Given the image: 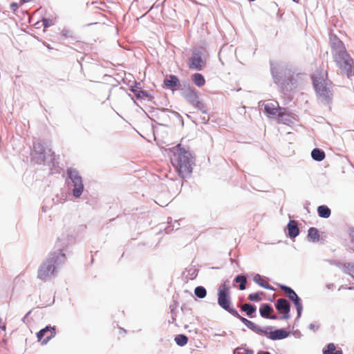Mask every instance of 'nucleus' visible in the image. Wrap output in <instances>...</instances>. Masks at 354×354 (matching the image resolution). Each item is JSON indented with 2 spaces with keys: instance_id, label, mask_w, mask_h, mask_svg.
<instances>
[{
  "instance_id": "11",
  "label": "nucleus",
  "mask_w": 354,
  "mask_h": 354,
  "mask_svg": "<svg viewBox=\"0 0 354 354\" xmlns=\"http://www.w3.org/2000/svg\"><path fill=\"white\" fill-rule=\"evenodd\" d=\"M203 53L197 49H195L192 57L189 58V67L190 69H196L201 71L205 64V61L203 59Z\"/></svg>"
},
{
  "instance_id": "59",
  "label": "nucleus",
  "mask_w": 354,
  "mask_h": 354,
  "mask_svg": "<svg viewBox=\"0 0 354 354\" xmlns=\"http://www.w3.org/2000/svg\"><path fill=\"white\" fill-rule=\"evenodd\" d=\"M292 1L295 2V3H298L299 0H292Z\"/></svg>"
},
{
  "instance_id": "33",
  "label": "nucleus",
  "mask_w": 354,
  "mask_h": 354,
  "mask_svg": "<svg viewBox=\"0 0 354 354\" xmlns=\"http://www.w3.org/2000/svg\"><path fill=\"white\" fill-rule=\"evenodd\" d=\"M180 297H183V298H186V299L190 300L191 301H194L195 300L194 296L193 295L192 292H190L189 290H183Z\"/></svg>"
},
{
  "instance_id": "42",
  "label": "nucleus",
  "mask_w": 354,
  "mask_h": 354,
  "mask_svg": "<svg viewBox=\"0 0 354 354\" xmlns=\"http://www.w3.org/2000/svg\"><path fill=\"white\" fill-rule=\"evenodd\" d=\"M10 8L13 12H16L19 8V6L17 3L13 2L10 4Z\"/></svg>"
},
{
  "instance_id": "56",
  "label": "nucleus",
  "mask_w": 354,
  "mask_h": 354,
  "mask_svg": "<svg viewBox=\"0 0 354 354\" xmlns=\"http://www.w3.org/2000/svg\"><path fill=\"white\" fill-rule=\"evenodd\" d=\"M259 354H270L269 352H262Z\"/></svg>"
},
{
  "instance_id": "54",
  "label": "nucleus",
  "mask_w": 354,
  "mask_h": 354,
  "mask_svg": "<svg viewBox=\"0 0 354 354\" xmlns=\"http://www.w3.org/2000/svg\"><path fill=\"white\" fill-rule=\"evenodd\" d=\"M242 305H243V304H241V301H240L239 302V304H237V308H239L241 309V306H242Z\"/></svg>"
},
{
  "instance_id": "20",
  "label": "nucleus",
  "mask_w": 354,
  "mask_h": 354,
  "mask_svg": "<svg viewBox=\"0 0 354 354\" xmlns=\"http://www.w3.org/2000/svg\"><path fill=\"white\" fill-rule=\"evenodd\" d=\"M276 310H290L291 304L286 298H279L275 303Z\"/></svg>"
},
{
  "instance_id": "58",
  "label": "nucleus",
  "mask_w": 354,
  "mask_h": 354,
  "mask_svg": "<svg viewBox=\"0 0 354 354\" xmlns=\"http://www.w3.org/2000/svg\"><path fill=\"white\" fill-rule=\"evenodd\" d=\"M297 313H298V317H300V315H301V311H300V310H298V311H297Z\"/></svg>"
},
{
  "instance_id": "51",
  "label": "nucleus",
  "mask_w": 354,
  "mask_h": 354,
  "mask_svg": "<svg viewBox=\"0 0 354 354\" xmlns=\"http://www.w3.org/2000/svg\"><path fill=\"white\" fill-rule=\"evenodd\" d=\"M180 310H187V308L186 306V304L185 303H182V304L180 306Z\"/></svg>"
},
{
  "instance_id": "57",
  "label": "nucleus",
  "mask_w": 354,
  "mask_h": 354,
  "mask_svg": "<svg viewBox=\"0 0 354 354\" xmlns=\"http://www.w3.org/2000/svg\"><path fill=\"white\" fill-rule=\"evenodd\" d=\"M331 286H333V284H328V285L327 286V287H328V288H331Z\"/></svg>"
},
{
  "instance_id": "30",
  "label": "nucleus",
  "mask_w": 354,
  "mask_h": 354,
  "mask_svg": "<svg viewBox=\"0 0 354 354\" xmlns=\"http://www.w3.org/2000/svg\"><path fill=\"white\" fill-rule=\"evenodd\" d=\"M187 277L191 280L194 279L198 275V270L194 266H189L186 268Z\"/></svg>"
},
{
  "instance_id": "28",
  "label": "nucleus",
  "mask_w": 354,
  "mask_h": 354,
  "mask_svg": "<svg viewBox=\"0 0 354 354\" xmlns=\"http://www.w3.org/2000/svg\"><path fill=\"white\" fill-rule=\"evenodd\" d=\"M194 295L199 299L205 298L207 295L205 288L201 286L196 287L194 289Z\"/></svg>"
},
{
  "instance_id": "40",
  "label": "nucleus",
  "mask_w": 354,
  "mask_h": 354,
  "mask_svg": "<svg viewBox=\"0 0 354 354\" xmlns=\"http://www.w3.org/2000/svg\"><path fill=\"white\" fill-rule=\"evenodd\" d=\"M62 35L65 37H72V32L68 29H63Z\"/></svg>"
},
{
  "instance_id": "37",
  "label": "nucleus",
  "mask_w": 354,
  "mask_h": 354,
  "mask_svg": "<svg viewBox=\"0 0 354 354\" xmlns=\"http://www.w3.org/2000/svg\"><path fill=\"white\" fill-rule=\"evenodd\" d=\"M161 111L162 112H170V113H173L176 117H177L178 118H180L181 120H183L181 115L176 111H170L169 109H168L167 108H162V109H161Z\"/></svg>"
},
{
  "instance_id": "49",
  "label": "nucleus",
  "mask_w": 354,
  "mask_h": 354,
  "mask_svg": "<svg viewBox=\"0 0 354 354\" xmlns=\"http://www.w3.org/2000/svg\"><path fill=\"white\" fill-rule=\"evenodd\" d=\"M243 351L244 352V354H254L253 351L250 349L243 348Z\"/></svg>"
},
{
  "instance_id": "53",
  "label": "nucleus",
  "mask_w": 354,
  "mask_h": 354,
  "mask_svg": "<svg viewBox=\"0 0 354 354\" xmlns=\"http://www.w3.org/2000/svg\"><path fill=\"white\" fill-rule=\"evenodd\" d=\"M42 211L46 212L47 211V207L45 205L42 206Z\"/></svg>"
},
{
  "instance_id": "46",
  "label": "nucleus",
  "mask_w": 354,
  "mask_h": 354,
  "mask_svg": "<svg viewBox=\"0 0 354 354\" xmlns=\"http://www.w3.org/2000/svg\"><path fill=\"white\" fill-rule=\"evenodd\" d=\"M349 234L351 237V240L354 242V227L350 228Z\"/></svg>"
},
{
  "instance_id": "35",
  "label": "nucleus",
  "mask_w": 354,
  "mask_h": 354,
  "mask_svg": "<svg viewBox=\"0 0 354 354\" xmlns=\"http://www.w3.org/2000/svg\"><path fill=\"white\" fill-rule=\"evenodd\" d=\"M241 310H257V307L254 304L246 303L241 306Z\"/></svg>"
},
{
  "instance_id": "39",
  "label": "nucleus",
  "mask_w": 354,
  "mask_h": 354,
  "mask_svg": "<svg viewBox=\"0 0 354 354\" xmlns=\"http://www.w3.org/2000/svg\"><path fill=\"white\" fill-rule=\"evenodd\" d=\"M259 310H273L270 304H261Z\"/></svg>"
},
{
  "instance_id": "3",
  "label": "nucleus",
  "mask_w": 354,
  "mask_h": 354,
  "mask_svg": "<svg viewBox=\"0 0 354 354\" xmlns=\"http://www.w3.org/2000/svg\"><path fill=\"white\" fill-rule=\"evenodd\" d=\"M333 59L342 73L348 78L354 76V61L346 51L344 43L336 36L331 45Z\"/></svg>"
},
{
  "instance_id": "2",
  "label": "nucleus",
  "mask_w": 354,
  "mask_h": 354,
  "mask_svg": "<svg viewBox=\"0 0 354 354\" xmlns=\"http://www.w3.org/2000/svg\"><path fill=\"white\" fill-rule=\"evenodd\" d=\"M270 72L274 84H277L283 92L295 88L297 86L295 68L285 63H277L276 65L270 62Z\"/></svg>"
},
{
  "instance_id": "8",
  "label": "nucleus",
  "mask_w": 354,
  "mask_h": 354,
  "mask_svg": "<svg viewBox=\"0 0 354 354\" xmlns=\"http://www.w3.org/2000/svg\"><path fill=\"white\" fill-rule=\"evenodd\" d=\"M229 280L221 283L218 288V304L223 310H235L231 308L230 288Z\"/></svg>"
},
{
  "instance_id": "1",
  "label": "nucleus",
  "mask_w": 354,
  "mask_h": 354,
  "mask_svg": "<svg viewBox=\"0 0 354 354\" xmlns=\"http://www.w3.org/2000/svg\"><path fill=\"white\" fill-rule=\"evenodd\" d=\"M74 241L75 237L72 235L62 234L58 237L55 246L56 250L50 253L48 257L42 262L38 269L39 279L46 280L57 274V269L66 261L64 252Z\"/></svg>"
},
{
  "instance_id": "45",
  "label": "nucleus",
  "mask_w": 354,
  "mask_h": 354,
  "mask_svg": "<svg viewBox=\"0 0 354 354\" xmlns=\"http://www.w3.org/2000/svg\"><path fill=\"white\" fill-rule=\"evenodd\" d=\"M0 328L3 330H6V325L4 322H3L2 319L0 317Z\"/></svg>"
},
{
  "instance_id": "27",
  "label": "nucleus",
  "mask_w": 354,
  "mask_h": 354,
  "mask_svg": "<svg viewBox=\"0 0 354 354\" xmlns=\"http://www.w3.org/2000/svg\"><path fill=\"white\" fill-rule=\"evenodd\" d=\"M266 296V293L262 291H258L251 293L248 295V299L252 302H259Z\"/></svg>"
},
{
  "instance_id": "36",
  "label": "nucleus",
  "mask_w": 354,
  "mask_h": 354,
  "mask_svg": "<svg viewBox=\"0 0 354 354\" xmlns=\"http://www.w3.org/2000/svg\"><path fill=\"white\" fill-rule=\"evenodd\" d=\"M274 311H260L261 315L265 318H276L272 314Z\"/></svg>"
},
{
  "instance_id": "13",
  "label": "nucleus",
  "mask_w": 354,
  "mask_h": 354,
  "mask_svg": "<svg viewBox=\"0 0 354 354\" xmlns=\"http://www.w3.org/2000/svg\"><path fill=\"white\" fill-rule=\"evenodd\" d=\"M55 335V328L46 326L45 328L39 330L37 335L38 340L42 344H46Z\"/></svg>"
},
{
  "instance_id": "55",
  "label": "nucleus",
  "mask_w": 354,
  "mask_h": 354,
  "mask_svg": "<svg viewBox=\"0 0 354 354\" xmlns=\"http://www.w3.org/2000/svg\"><path fill=\"white\" fill-rule=\"evenodd\" d=\"M32 1V0H21V1L22 3H28V2H30V1Z\"/></svg>"
},
{
  "instance_id": "10",
  "label": "nucleus",
  "mask_w": 354,
  "mask_h": 354,
  "mask_svg": "<svg viewBox=\"0 0 354 354\" xmlns=\"http://www.w3.org/2000/svg\"><path fill=\"white\" fill-rule=\"evenodd\" d=\"M279 288L287 295L289 300L294 304L295 310H303L301 299L291 287L280 284Z\"/></svg>"
},
{
  "instance_id": "15",
  "label": "nucleus",
  "mask_w": 354,
  "mask_h": 354,
  "mask_svg": "<svg viewBox=\"0 0 354 354\" xmlns=\"http://www.w3.org/2000/svg\"><path fill=\"white\" fill-rule=\"evenodd\" d=\"M287 236L290 239L296 238L300 233L298 223L295 220H290L286 226Z\"/></svg>"
},
{
  "instance_id": "6",
  "label": "nucleus",
  "mask_w": 354,
  "mask_h": 354,
  "mask_svg": "<svg viewBox=\"0 0 354 354\" xmlns=\"http://www.w3.org/2000/svg\"><path fill=\"white\" fill-rule=\"evenodd\" d=\"M174 154H177L176 169L178 176L185 178L189 177L192 172V165H194L193 157L189 151L181 147L178 144L172 149Z\"/></svg>"
},
{
  "instance_id": "50",
  "label": "nucleus",
  "mask_w": 354,
  "mask_h": 354,
  "mask_svg": "<svg viewBox=\"0 0 354 354\" xmlns=\"http://www.w3.org/2000/svg\"><path fill=\"white\" fill-rule=\"evenodd\" d=\"M172 225H174V230H176L179 228L180 224L178 221H174Z\"/></svg>"
},
{
  "instance_id": "48",
  "label": "nucleus",
  "mask_w": 354,
  "mask_h": 354,
  "mask_svg": "<svg viewBox=\"0 0 354 354\" xmlns=\"http://www.w3.org/2000/svg\"><path fill=\"white\" fill-rule=\"evenodd\" d=\"M242 348H238L234 351V354H244Z\"/></svg>"
},
{
  "instance_id": "26",
  "label": "nucleus",
  "mask_w": 354,
  "mask_h": 354,
  "mask_svg": "<svg viewBox=\"0 0 354 354\" xmlns=\"http://www.w3.org/2000/svg\"><path fill=\"white\" fill-rule=\"evenodd\" d=\"M323 354H343L341 348L337 349L336 346L333 343L328 344Z\"/></svg>"
},
{
  "instance_id": "18",
  "label": "nucleus",
  "mask_w": 354,
  "mask_h": 354,
  "mask_svg": "<svg viewBox=\"0 0 354 354\" xmlns=\"http://www.w3.org/2000/svg\"><path fill=\"white\" fill-rule=\"evenodd\" d=\"M264 110L268 114L271 115H275L279 118H282L283 115L281 111H279L272 103L266 104L264 105Z\"/></svg>"
},
{
  "instance_id": "44",
  "label": "nucleus",
  "mask_w": 354,
  "mask_h": 354,
  "mask_svg": "<svg viewBox=\"0 0 354 354\" xmlns=\"http://www.w3.org/2000/svg\"><path fill=\"white\" fill-rule=\"evenodd\" d=\"M178 304H179V301H177V300H174V304H171L170 305V310H174L175 308H178Z\"/></svg>"
},
{
  "instance_id": "17",
  "label": "nucleus",
  "mask_w": 354,
  "mask_h": 354,
  "mask_svg": "<svg viewBox=\"0 0 354 354\" xmlns=\"http://www.w3.org/2000/svg\"><path fill=\"white\" fill-rule=\"evenodd\" d=\"M253 281L259 286L270 290H274V288L267 281H266L263 277L259 274H256L253 277Z\"/></svg>"
},
{
  "instance_id": "5",
  "label": "nucleus",
  "mask_w": 354,
  "mask_h": 354,
  "mask_svg": "<svg viewBox=\"0 0 354 354\" xmlns=\"http://www.w3.org/2000/svg\"><path fill=\"white\" fill-rule=\"evenodd\" d=\"M30 156L31 161L37 165H46L52 167L58 165L55 152L50 147L44 146L41 141L33 142Z\"/></svg>"
},
{
  "instance_id": "60",
  "label": "nucleus",
  "mask_w": 354,
  "mask_h": 354,
  "mask_svg": "<svg viewBox=\"0 0 354 354\" xmlns=\"http://www.w3.org/2000/svg\"><path fill=\"white\" fill-rule=\"evenodd\" d=\"M157 124H158V125H162V124L158 123V122H157Z\"/></svg>"
},
{
  "instance_id": "21",
  "label": "nucleus",
  "mask_w": 354,
  "mask_h": 354,
  "mask_svg": "<svg viewBox=\"0 0 354 354\" xmlns=\"http://www.w3.org/2000/svg\"><path fill=\"white\" fill-rule=\"evenodd\" d=\"M233 282L234 283H239V290H244L246 288L248 280L247 277L244 274H238L234 279Z\"/></svg>"
},
{
  "instance_id": "38",
  "label": "nucleus",
  "mask_w": 354,
  "mask_h": 354,
  "mask_svg": "<svg viewBox=\"0 0 354 354\" xmlns=\"http://www.w3.org/2000/svg\"><path fill=\"white\" fill-rule=\"evenodd\" d=\"M289 312L290 311H279L280 316L279 317V318L283 319H288L290 317Z\"/></svg>"
},
{
  "instance_id": "14",
  "label": "nucleus",
  "mask_w": 354,
  "mask_h": 354,
  "mask_svg": "<svg viewBox=\"0 0 354 354\" xmlns=\"http://www.w3.org/2000/svg\"><path fill=\"white\" fill-rule=\"evenodd\" d=\"M134 85L131 86L130 91L134 94L137 99L147 97L149 100L153 99V97L147 91L142 90L140 83L134 82Z\"/></svg>"
},
{
  "instance_id": "47",
  "label": "nucleus",
  "mask_w": 354,
  "mask_h": 354,
  "mask_svg": "<svg viewBox=\"0 0 354 354\" xmlns=\"http://www.w3.org/2000/svg\"><path fill=\"white\" fill-rule=\"evenodd\" d=\"M201 120H202L203 123L207 124L209 120V115L203 116V118H201Z\"/></svg>"
},
{
  "instance_id": "25",
  "label": "nucleus",
  "mask_w": 354,
  "mask_h": 354,
  "mask_svg": "<svg viewBox=\"0 0 354 354\" xmlns=\"http://www.w3.org/2000/svg\"><path fill=\"white\" fill-rule=\"evenodd\" d=\"M192 106H193L195 109H198V111H201L203 114H209V110L207 106L205 105L203 100H200V97H198L197 100H196L194 103L192 104Z\"/></svg>"
},
{
  "instance_id": "12",
  "label": "nucleus",
  "mask_w": 354,
  "mask_h": 354,
  "mask_svg": "<svg viewBox=\"0 0 354 354\" xmlns=\"http://www.w3.org/2000/svg\"><path fill=\"white\" fill-rule=\"evenodd\" d=\"M162 87L174 91V90H176V88L180 90V88L182 87V84L176 75H169L165 78Z\"/></svg>"
},
{
  "instance_id": "24",
  "label": "nucleus",
  "mask_w": 354,
  "mask_h": 354,
  "mask_svg": "<svg viewBox=\"0 0 354 354\" xmlns=\"http://www.w3.org/2000/svg\"><path fill=\"white\" fill-rule=\"evenodd\" d=\"M191 80L193 83L198 87H201L205 84V77L201 73H196L193 74L191 77Z\"/></svg>"
},
{
  "instance_id": "22",
  "label": "nucleus",
  "mask_w": 354,
  "mask_h": 354,
  "mask_svg": "<svg viewBox=\"0 0 354 354\" xmlns=\"http://www.w3.org/2000/svg\"><path fill=\"white\" fill-rule=\"evenodd\" d=\"M311 157L314 160L320 162L325 158L326 154L322 149L315 148L311 151Z\"/></svg>"
},
{
  "instance_id": "16",
  "label": "nucleus",
  "mask_w": 354,
  "mask_h": 354,
  "mask_svg": "<svg viewBox=\"0 0 354 354\" xmlns=\"http://www.w3.org/2000/svg\"><path fill=\"white\" fill-rule=\"evenodd\" d=\"M290 333L283 330V329H278L274 331H271L269 334V337L271 339H281L288 337Z\"/></svg>"
},
{
  "instance_id": "29",
  "label": "nucleus",
  "mask_w": 354,
  "mask_h": 354,
  "mask_svg": "<svg viewBox=\"0 0 354 354\" xmlns=\"http://www.w3.org/2000/svg\"><path fill=\"white\" fill-rule=\"evenodd\" d=\"M343 271L344 273L349 274L351 277L354 278V264L351 263H346L343 265Z\"/></svg>"
},
{
  "instance_id": "23",
  "label": "nucleus",
  "mask_w": 354,
  "mask_h": 354,
  "mask_svg": "<svg viewBox=\"0 0 354 354\" xmlns=\"http://www.w3.org/2000/svg\"><path fill=\"white\" fill-rule=\"evenodd\" d=\"M317 214L320 218H328L330 216L331 210L327 205H322L317 207Z\"/></svg>"
},
{
  "instance_id": "7",
  "label": "nucleus",
  "mask_w": 354,
  "mask_h": 354,
  "mask_svg": "<svg viewBox=\"0 0 354 354\" xmlns=\"http://www.w3.org/2000/svg\"><path fill=\"white\" fill-rule=\"evenodd\" d=\"M66 172L68 178L67 180L68 186L70 188L73 187V196L75 198H79L82 194L84 188L82 178L77 169L68 168Z\"/></svg>"
},
{
  "instance_id": "31",
  "label": "nucleus",
  "mask_w": 354,
  "mask_h": 354,
  "mask_svg": "<svg viewBox=\"0 0 354 354\" xmlns=\"http://www.w3.org/2000/svg\"><path fill=\"white\" fill-rule=\"evenodd\" d=\"M175 341L178 345L182 346L187 344L188 338L184 335H178L175 337Z\"/></svg>"
},
{
  "instance_id": "19",
  "label": "nucleus",
  "mask_w": 354,
  "mask_h": 354,
  "mask_svg": "<svg viewBox=\"0 0 354 354\" xmlns=\"http://www.w3.org/2000/svg\"><path fill=\"white\" fill-rule=\"evenodd\" d=\"M319 232L316 227H311L308 230V240L313 243H317L319 241Z\"/></svg>"
},
{
  "instance_id": "34",
  "label": "nucleus",
  "mask_w": 354,
  "mask_h": 354,
  "mask_svg": "<svg viewBox=\"0 0 354 354\" xmlns=\"http://www.w3.org/2000/svg\"><path fill=\"white\" fill-rule=\"evenodd\" d=\"M241 320L249 328L253 329L255 328V324L253 322H252L251 321H249L248 319H247L244 317H241Z\"/></svg>"
},
{
  "instance_id": "43",
  "label": "nucleus",
  "mask_w": 354,
  "mask_h": 354,
  "mask_svg": "<svg viewBox=\"0 0 354 354\" xmlns=\"http://www.w3.org/2000/svg\"><path fill=\"white\" fill-rule=\"evenodd\" d=\"M174 230V225H169L165 228V232L169 234Z\"/></svg>"
},
{
  "instance_id": "41",
  "label": "nucleus",
  "mask_w": 354,
  "mask_h": 354,
  "mask_svg": "<svg viewBox=\"0 0 354 354\" xmlns=\"http://www.w3.org/2000/svg\"><path fill=\"white\" fill-rule=\"evenodd\" d=\"M328 263H329L330 265H333V266H337V267H338V268H343V265H344V264H342V263H339V262H337V261H335V260H328Z\"/></svg>"
},
{
  "instance_id": "32",
  "label": "nucleus",
  "mask_w": 354,
  "mask_h": 354,
  "mask_svg": "<svg viewBox=\"0 0 354 354\" xmlns=\"http://www.w3.org/2000/svg\"><path fill=\"white\" fill-rule=\"evenodd\" d=\"M41 21L44 28H47L54 24L53 19L48 17H43Z\"/></svg>"
},
{
  "instance_id": "4",
  "label": "nucleus",
  "mask_w": 354,
  "mask_h": 354,
  "mask_svg": "<svg viewBox=\"0 0 354 354\" xmlns=\"http://www.w3.org/2000/svg\"><path fill=\"white\" fill-rule=\"evenodd\" d=\"M313 86L320 102L330 107L333 102V82L328 79L326 72L317 71L311 75Z\"/></svg>"
},
{
  "instance_id": "52",
  "label": "nucleus",
  "mask_w": 354,
  "mask_h": 354,
  "mask_svg": "<svg viewBox=\"0 0 354 354\" xmlns=\"http://www.w3.org/2000/svg\"><path fill=\"white\" fill-rule=\"evenodd\" d=\"M247 315L250 317H253V313H255V311H246Z\"/></svg>"
},
{
  "instance_id": "9",
  "label": "nucleus",
  "mask_w": 354,
  "mask_h": 354,
  "mask_svg": "<svg viewBox=\"0 0 354 354\" xmlns=\"http://www.w3.org/2000/svg\"><path fill=\"white\" fill-rule=\"evenodd\" d=\"M182 97L191 105L199 97V93L189 82H184L180 88Z\"/></svg>"
}]
</instances>
